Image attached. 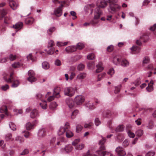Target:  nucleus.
Listing matches in <instances>:
<instances>
[{
    "label": "nucleus",
    "mask_w": 156,
    "mask_h": 156,
    "mask_svg": "<svg viewBox=\"0 0 156 156\" xmlns=\"http://www.w3.org/2000/svg\"><path fill=\"white\" fill-rule=\"evenodd\" d=\"M23 26V23L21 22H19L16 23L15 25H13V27L16 29L18 30L21 29Z\"/></svg>",
    "instance_id": "6ab92c4d"
},
{
    "label": "nucleus",
    "mask_w": 156,
    "mask_h": 156,
    "mask_svg": "<svg viewBox=\"0 0 156 156\" xmlns=\"http://www.w3.org/2000/svg\"><path fill=\"white\" fill-rule=\"evenodd\" d=\"M70 14L73 17V19L75 20L77 16H76V13L74 11H72L70 12Z\"/></svg>",
    "instance_id": "0e129e2a"
},
{
    "label": "nucleus",
    "mask_w": 156,
    "mask_h": 156,
    "mask_svg": "<svg viewBox=\"0 0 156 156\" xmlns=\"http://www.w3.org/2000/svg\"><path fill=\"white\" fill-rule=\"evenodd\" d=\"M98 18H95L94 17L93 20L90 21V23H85L83 24V26H87L91 24L92 25H94L97 24L98 22V21L97 20Z\"/></svg>",
    "instance_id": "f3484780"
},
{
    "label": "nucleus",
    "mask_w": 156,
    "mask_h": 156,
    "mask_svg": "<svg viewBox=\"0 0 156 156\" xmlns=\"http://www.w3.org/2000/svg\"><path fill=\"white\" fill-rule=\"evenodd\" d=\"M67 44V42H57V45L58 47H61L63 46L66 45Z\"/></svg>",
    "instance_id": "603ef678"
},
{
    "label": "nucleus",
    "mask_w": 156,
    "mask_h": 156,
    "mask_svg": "<svg viewBox=\"0 0 156 156\" xmlns=\"http://www.w3.org/2000/svg\"><path fill=\"white\" fill-rule=\"evenodd\" d=\"M98 3L99 4H98L94 12L95 18H99L102 14V11L100 8H104L107 5V2L105 0H98Z\"/></svg>",
    "instance_id": "f257e3e1"
},
{
    "label": "nucleus",
    "mask_w": 156,
    "mask_h": 156,
    "mask_svg": "<svg viewBox=\"0 0 156 156\" xmlns=\"http://www.w3.org/2000/svg\"><path fill=\"white\" fill-rule=\"evenodd\" d=\"M127 133L129 136L130 137L134 138V137L135 136V134L133 133H132L130 130H128V131L127 132Z\"/></svg>",
    "instance_id": "bf43d9fd"
},
{
    "label": "nucleus",
    "mask_w": 156,
    "mask_h": 156,
    "mask_svg": "<svg viewBox=\"0 0 156 156\" xmlns=\"http://www.w3.org/2000/svg\"><path fill=\"white\" fill-rule=\"evenodd\" d=\"M66 52L68 53H72L76 51V47L74 46H69L66 47L65 49Z\"/></svg>",
    "instance_id": "dca6fc26"
},
{
    "label": "nucleus",
    "mask_w": 156,
    "mask_h": 156,
    "mask_svg": "<svg viewBox=\"0 0 156 156\" xmlns=\"http://www.w3.org/2000/svg\"><path fill=\"white\" fill-rule=\"evenodd\" d=\"M38 136L40 137L44 136L46 134V130L44 129H40L38 133Z\"/></svg>",
    "instance_id": "412c9836"
},
{
    "label": "nucleus",
    "mask_w": 156,
    "mask_h": 156,
    "mask_svg": "<svg viewBox=\"0 0 156 156\" xmlns=\"http://www.w3.org/2000/svg\"><path fill=\"white\" fill-rule=\"evenodd\" d=\"M28 75L29 77L27 78V80L31 83L37 80L36 78L35 77V74L33 70H30L29 71Z\"/></svg>",
    "instance_id": "6e6552de"
},
{
    "label": "nucleus",
    "mask_w": 156,
    "mask_h": 156,
    "mask_svg": "<svg viewBox=\"0 0 156 156\" xmlns=\"http://www.w3.org/2000/svg\"><path fill=\"white\" fill-rule=\"evenodd\" d=\"M130 50L132 54H136L140 52V48L139 47L133 46L130 48Z\"/></svg>",
    "instance_id": "2eb2a0df"
},
{
    "label": "nucleus",
    "mask_w": 156,
    "mask_h": 156,
    "mask_svg": "<svg viewBox=\"0 0 156 156\" xmlns=\"http://www.w3.org/2000/svg\"><path fill=\"white\" fill-rule=\"evenodd\" d=\"M0 112L1 113H4L6 115H8L7 106L5 105L2 106L0 108Z\"/></svg>",
    "instance_id": "393cba45"
},
{
    "label": "nucleus",
    "mask_w": 156,
    "mask_h": 156,
    "mask_svg": "<svg viewBox=\"0 0 156 156\" xmlns=\"http://www.w3.org/2000/svg\"><path fill=\"white\" fill-rule=\"evenodd\" d=\"M150 29L154 32V33L156 35V24H155L153 26L151 27Z\"/></svg>",
    "instance_id": "864d4df0"
},
{
    "label": "nucleus",
    "mask_w": 156,
    "mask_h": 156,
    "mask_svg": "<svg viewBox=\"0 0 156 156\" xmlns=\"http://www.w3.org/2000/svg\"><path fill=\"white\" fill-rule=\"evenodd\" d=\"M66 103L70 108H72L74 105L73 101L71 99L66 100Z\"/></svg>",
    "instance_id": "4be33fe9"
},
{
    "label": "nucleus",
    "mask_w": 156,
    "mask_h": 156,
    "mask_svg": "<svg viewBox=\"0 0 156 156\" xmlns=\"http://www.w3.org/2000/svg\"><path fill=\"white\" fill-rule=\"evenodd\" d=\"M73 148L71 145H66L65 148V151L67 152H69L73 150Z\"/></svg>",
    "instance_id": "2f4dec72"
},
{
    "label": "nucleus",
    "mask_w": 156,
    "mask_h": 156,
    "mask_svg": "<svg viewBox=\"0 0 156 156\" xmlns=\"http://www.w3.org/2000/svg\"><path fill=\"white\" fill-rule=\"evenodd\" d=\"M84 147V144H81L79 145H76L75 147V149L77 150H82Z\"/></svg>",
    "instance_id": "72a5a7b5"
},
{
    "label": "nucleus",
    "mask_w": 156,
    "mask_h": 156,
    "mask_svg": "<svg viewBox=\"0 0 156 156\" xmlns=\"http://www.w3.org/2000/svg\"><path fill=\"white\" fill-rule=\"evenodd\" d=\"M84 101V97L81 95L77 96L75 97L74 99V101L77 105L82 104Z\"/></svg>",
    "instance_id": "9d476101"
},
{
    "label": "nucleus",
    "mask_w": 156,
    "mask_h": 156,
    "mask_svg": "<svg viewBox=\"0 0 156 156\" xmlns=\"http://www.w3.org/2000/svg\"><path fill=\"white\" fill-rule=\"evenodd\" d=\"M106 141V139L104 137H103L102 139L100 140L99 144L100 146L99 149L97 151V153L100 156H105L106 155H109V156H113L109 152L104 151L105 150L104 144Z\"/></svg>",
    "instance_id": "f03ea898"
},
{
    "label": "nucleus",
    "mask_w": 156,
    "mask_h": 156,
    "mask_svg": "<svg viewBox=\"0 0 156 156\" xmlns=\"http://www.w3.org/2000/svg\"><path fill=\"white\" fill-rule=\"evenodd\" d=\"M9 4L11 8L14 10L16 9L18 6V3L13 0H9Z\"/></svg>",
    "instance_id": "4468645a"
},
{
    "label": "nucleus",
    "mask_w": 156,
    "mask_h": 156,
    "mask_svg": "<svg viewBox=\"0 0 156 156\" xmlns=\"http://www.w3.org/2000/svg\"><path fill=\"white\" fill-rule=\"evenodd\" d=\"M102 63L101 62H99L98 65H97V69L96 70L97 73H99L102 71L103 68L102 66Z\"/></svg>",
    "instance_id": "5701e85b"
},
{
    "label": "nucleus",
    "mask_w": 156,
    "mask_h": 156,
    "mask_svg": "<svg viewBox=\"0 0 156 156\" xmlns=\"http://www.w3.org/2000/svg\"><path fill=\"white\" fill-rule=\"evenodd\" d=\"M115 151L119 156H124L126 155V154L124 149L120 147H117Z\"/></svg>",
    "instance_id": "f8f14e48"
},
{
    "label": "nucleus",
    "mask_w": 156,
    "mask_h": 156,
    "mask_svg": "<svg viewBox=\"0 0 156 156\" xmlns=\"http://www.w3.org/2000/svg\"><path fill=\"white\" fill-rule=\"evenodd\" d=\"M42 66L44 69H47L49 68V65L47 62H45L42 63Z\"/></svg>",
    "instance_id": "4c0bfd02"
},
{
    "label": "nucleus",
    "mask_w": 156,
    "mask_h": 156,
    "mask_svg": "<svg viewBox=\"0 0 156 156\" xmlns=\"http://www.w3.org/2000/svg\"><path fill=\"white\" fill-rule=\"evenodd\" d=\"M122 59L120 55H116L113 57V61L115 64L119 65H120Z\"/></svg>",
    "instance_id": "ddd939ff"
},
{
    "label": "nucleus",
    "mask_w": 156,
    "mask_h": 156,
    "mask_svg": "<svg viewBox=\"0 0 156 156\" xmlns=\"http://www.w3.org/2000/svg\"><path fill=\"white\" fill-rule=\"evenodd\" d=\"M84 65L82 64H79L77 66V69L79 71L82 70L84 68Z\"/></svg>",
    "instance_id": "09e8293b"
},
{
    "label": "nucleus",
    "mask_w": 156,
    "mask_h": 156,
    "mask_svg": "<svg viewBox=\"0 0 156 156\" xmlns=\"http://www.w3.org/2000/svg\"><path fill=\"white\" fill-rule=\"evenodd\" d=\"M7 12L4 9L2 10L0 13V20L2 19V18L7 14Z\"/></svg>",
    "instance_id": "ea45409f"
},
{
    "label": "nucleus",
    "mask_w": 156,
    "mask_h": 156,
    "mask_svg": "<svg viewBox=\"0 0 156 156\" xmlns=\"http://www.w3.org/2000/svg\"><path fill=\"white\" fill-rule=\"evenodd\" d=\"M84 47V45L81 43H79L77 44L76 46V49H82Z\"/></svg>",
    "instance_id": "a18cd8bd"
},
{
    "label": "nucleus",
    "mask_w": 156,
    "mask_h": 156,
    "mask_svg": "<svg viewBox=\"0 0 156 156\" xmlns=\"http://www.w3.org/2000/svg\"><path fill=\"white\" fill-rule=\"evenodd\" d=\"M57 105L56 104V103L55 102H52L51 103L49 107L52 110H53L57 106Z\"/></svg>",
    "instance_id": "f704fd0d"
},
{
    "label": "nucleus",
    "mask_w": 156,
    "mask_h": 156,
    "mask_svg": "<svg viewBox=\"0 0 156 156\" xmlns=\"http://www.w3.org/2000/svg\"><path fill=\"white\" fill-rule=\"evenodd\" d=\"M95 55L93 53H91L87 56V58L88 59L92 60L94 58Z\"/></svg>",
    "instance_id": "6e6d98bb"
},
{
    "label": "nucleus",
    "mask_w": 156,
    "mask_h": 156,
    "mask_svg": "<svg viewBox=\"0 0 156 156\" xmlns=\"http://www.w3.org/2000/svg\"><path fill=\"white\" fill-rule=\"evenodd\" d=\"M141 83V79L140 78H138L133 83H134L136 86H138Z\"/></svg>",
    "instance_id": "de8ad7c7"
},
{
    "label": "nucleus",
    "mask_w": 156,
    "mask_h": 156,
    "mask_svg": "<svg viewBox=\"0 0 156 156\" xmlns=\"http://www.w3.org/2000/svg\"><path fill=\"white\" fill-rule=\"evenodd\" d=\"M56 138L55 137H53L51 139L50 141V144L51 146H53L54 145V144Z\"/></svg>",
    "instance_id": "338daca9"
},
{
    "label": "nucleus",
    "mask_w": 156,
    "mask_h": 156,
    "mask_svg": "<svg viewBox=\"0 0 156 156\" xmlns=\"http://www.w3.org/2000/svg\"><path fill=\"white\" fill-rule=\"evenodd\" d=\"M70 127L69 123L66 122L64 126V127H61L58 132V134L59 135H61L63 134L66 131V129H69Z\"/></svg>",
    "instance_id": "1a4fd4ad"
},
{
    "label": "nucleus",
    "mask_w": 156,
    "mask_h": 156,
    "mask_svg": "<svg viewBox=\"0 0 156 156\" xmlns=\"http://www.w3.org/2000/svg\"><path fill=\"white\" fill-rule=\"evenodd\" d=\"M9 127L12 130H16V127L15 125L13 122H11L9 125Z\"/></svg>",
    "instance_id": "3c124183"
},
{
    "label": "nucleus",
    "mask_w": 156,
    "mask_h": 156,
    "mask_svg": "<svg viewBox=\"0 0 156 156\" xmlns=\"http://www.w3.org/2000/svg\"><path fill=\"white\" fill-rule=\"evenodd\" d=\"M27 57L29 60L30 59L33 61H35L36 59V58L35 57H33L31 54H29L27 56Z\"/></svg>",
    "instance_id": "4d7b16f0"
},
{
    "label": "nucleus",
    "mask_w": 156,
    "mask_h": 156,
    "mask_svg": "<svg viewBox=\"0 0 156 156\" xmlns=\"http://www.w3.org/2000/svg\"><path fill=\"white\" fill-rule=\"evenodd\" d=\"M11 22V18L9 17H6L4 19V23L6 24H9Z\"/></svg>",
    "instance_id": "e433bc0d"
},
{
    "label": "nucleus",
    "mask_w": 156,
    "mask_h": 156,
    "mask_svg": "<svg viewBox=\"0 0 156 156\" xmlns=\"http://www.w3.org/2000/svg\"><path fill=\"white\" fill-rule=\"evenodd\" d=\"M36 97L37 99H40L42 101V102L40 103V106L43 109H46L47 107V105L46 102L43 100V98L44 96L41 94H38L36 95Z\"/></svg>",
    "instance_id": "423d86ee"
},
{
    "label": "nucleus",
    "mask_w": 156,
    "mask_h": 156,
    "mask_svg": "<svg viewBox=\"0 0 156 156\" xmlns=\"http://www.w3.org/2000/svg\"><path fill=\"white\" fill-rule=\"evenodd\" d=\"M86 76V74L84 73H82L79 74L77 76V79L79 80H82Z\"/></svg>",
    "instance_id": "a878e982"
},
{
    "label": "nucleus",
    "mask_w": 156,
    "mask_h": 156,
    "mask_svg": "<svg viewBox=\"0 0 156 156\" xmlns=\"http://www.w3.org/2000/svg\"><path fill=\"white\" fill-rule=\"evenodd\" d=\"M80 142V139H76L72 143V144L73 146L75 147L76 145L78 144Z\"/></svg>",
    "instance_id": "13d9d810"
},
{
    "label": "nucleus",
    "mask_w": 156,
    "mask_h": 156,
    "mask_svg": "<svg viewBox=\"0 0 156 156\" xmlns=\"http://www.w3.org/2000/svg\"><path fill=\"white\" fill-rule=\"evenodd\" d=\"M36 121L33 122L32 123L28 122L26 124V128L27 130H29L33 128V126L35 125Z\"/></svg>",
    "instance_id": "aec40b11"
},
{
    "label": "nucleus",
    "mask_w": 156,
    "mask_h": 156,
    "mask_svg": "<svg viewBox=\"0 0 156 156\" xmlns=\"http://www.w3.org/2000/svg\"><path fill=\"white\" fill-rule=\"evenodd\" d=\"M154 84V82L153 80H151L150 83L148 84V86L147 87V90L151 92L153 90V86L152 85Z\"/></svg>",
    "instance_id": "cd10ccee"
},
{
    "label": "nucleus",
    "mask_w": 156,
    "mask_h": 156,
    "mask_svg": "<svg viewBox=\"0 0 156 156\" xmlns=\"http://www.w3.org/2000/svg\"><path fill=\"white\" fill-rule=\"evenodd\" d=\"M143 131L141 129L138 130L136 132V135L139 137L143 135Z\"/></svg>",
    "instance_id": "37998d69"
},
{
    "label": "nucleus",
    "mask_w": 156,
    "mask_h": 156,
    "mask_svg": "<svg viewBox=\"0 0 156 156\" xmlns=\"http://www.w3.org/2000/svg\"><path fill=\"white\" fill-rule=\"evenodd\" d=\"M120 65L123 67L127 66L129 65V62L126 59H122Z\"/></svg>",
    "instance_id": "bb28decb"
},
{
    "label": "nucleus",
    "mask_w": 156,
    "mask_h": 156,
    "mask_svg": "<svg viewBox=\"0 0 156 156\" xmlns=\"http://www.w3.org/2000/svg\"><path fill=\"white\" fill-rule=\"evenodd\" d=\"M5 139L6 140L8 141L9 140H11L12 141L13 140V139L12 138V134L11 133H9L7 134L6 136Z\"/></svg>",
    "instance_id": "58836bf2"
},
{
    "label": "nucleus",
    "mask_w": 156,
    "mask_h": 156,
    "mask_svg": "<svg viewBox=\"0 0 156 156\" xmlns=\"http://www.w3.org/2000/svg\"><path fill=\"white\" fill-rule=\"evenodd\" d=\"M83 127L81 125H78L76 127V131L77 133H79L80 132L82 129Z\"/></svg>",
    "instance_id": "8fccbe9b"
},
{
    "label": "nucleus",
    "mask_w": 156,
    "mask_h": 156,
    "mask_svg": "<svg viewBox=\"0 0 156 156\" xmlns=\"http://www.w3.org/2000/svg\"><path fill=\"white\" fill-rule=\"evenodd\" d=\"M113 46L112 45H110L107 47V50L108 51L111 52L113 51Z\"/></svg>",
    "instance_id": "680f3d73"
},
{
    "label": "nucleus",
    "mask_w": 156,
    "mask_h": 156,
    "mask_svg": "<svg viewBox=\"0 0 156 156\" xmlns=\"http://www.w3.org/2000/svg\"><path fill=\"white\" fill-rule=\"evenodd\" d=\"M4 78V80L7 83L12 82V87H16L19 84V80L14 78L13 72H10L9 75H8L5 76Z\"/></svg>",
    "instance_id": "7ed1b4c3"
},
{
    "label": "nucleus",
    "mask_w": 156,
    "mask_h": 156,
    "mask_svg": "<svg viewBox=\"0 0 156 156\" xmlns=\"http://www.w3.org/2000/svg\"><path fill=\"white\" fill-rule=\"evenodd\" d=\"M122 87V85L121 84L118 86L115 87V90L114 92L115 94L118 93L120 92V89Z\"/></svg>",
    "instance_id": "c03bdc74"
},
{
    "label": "nucleus",
    "mask_w": 156,
    "mask_h": 156,
    "mask_svg": "<svg viewBox=\"0 0 156 156\" xmlns=\"http://www.w3.org/2000/svg\"><path fill=\"white\" fill-rule=\"evenodd\" d=\"M117 139L119 141H122L123 139V136L121 133H118L117 136Z\"/></svg>",
    "instance_id": "a19ab883"
},
{
    "label": "nucleus",
    "mask_w": 156,
    "mask_h": 156,
    "mask_svg": "<svg viewBox=\"0 0 156 156\" xmlns=\"http://www.w3.org/2000/svg\"><path fill=\"white\" fill-rule=\"evenodd\" d=\"M66 3V1L62 2L61 5L58 8L55 9L54 11V13L56 16L58 17L62 15V7Z\"/></svg>",
    "instance_id": "20e7f679"
},
{
    "label": "nucleus",
    "mask_w": 156,
    "mask_h": 156,
    "mask_svg": "<svg viewBox=\"0 0 156 156\" xmlns=\"http://www.w3.org/2000/svg\"><path fill=\"white\" fill-rule=\"evenodd\" d=\"M120 8L121 7L117 4L111 5L109 11L112 13H113L119 10Z\"/></svg>",
    "instance_id": "9b49d317"
},
{
    "label": "nucleus",
    "mask_w": 156,
    "mask_h": 156,
    "mask_svg": "<svg viewBox=\"0 0 156 156\" xmlns=\"http://www.w3.org/2000/svg\"><path fill=\"white\" fill-rule=\"evenodd\" d=\"M148 33H144L142 36H141L139 40H137L136 41V43L137 44L140 45L141 44V42H146L148 38Z\"/></svg>",
    "instance_id": "0eeeda50"
},
{
    "label": "nucleus",
    "mask_w": 156,
    "mask_h": 156,
    "mask_svg": "<svg viewBox=\"0 0 156 156\" xmlns=\"http://www.w3.org/2000/svg\"><path fill=\"white\" fill-rule=\"evenodd\" d=\"M60 87H57L55 88L54 90V95H55V97L57 98H59L60 97L59 95V92L60 91Z\"/></svg>",
    "instance_id": "b1692460"
},
{
    "label": "nucleus",
    "mask_w": 156,
    "mask_h": 156,
    "mask_svg": "<svg viewBox=\"0 0 156 156\" xmlns=\"http://www.w3.org/2000/svg\"><path fill=\"white\" fill-rule=\"evenodd\" d=\"M154 126V122L153 121L150 120L149 122L148 126H147V127L148 128L151 129Z\"/></svg>",
    "instance_id": "49530a36"
},
{
    "label": "nucleus",
    "mask_w": 156,
    "mask_h": 156,
    "mask_svg": "<svg viewBox=\"0 0 156 156\" xmlns=\"http://www.w3.org/2000/svg\"><path fill=\"white\" fill-rule=\"evenodd\" d=\"M78 113L79 111L78 110L76 109L74 110L72 113L71 116V119H74Z\"/></svg>",
    "instance_id": "c9c22d12"
},
{
    "label": "nucleus",
    "mask_w": 156,
    "mask_h": 156,
    "mask_svg": "<svg viewBox=\"0 0 156 156\" xmlns=\"http://www.w3.org/2000/svg\"><path fill=\"white\" fill-rule=\"evenodd\" d=\"M106 73H105L99 75L98 76V80L100 81L101 80V78L104 77Z\"/></svg>",
    "instance_id": "e2e57ef3"
},
{
    "label": "nucleus",
    "mask_w": 156,
    "mask_h": 156,
    "mask_svg": "<svg viewBox=\"0 0 156 156\" xmlns=\"http://www.w3.org/2000/svg\"><path fill=\"white\" fill-rule=\"evenodd\" d=\"M124 130V126L123 125H120L116 128L115 130L116 132H121Z\"/></svg>",
    "instance_id": "473e14b6"
},
{
    "label": "nucleus",
    "mask_w": 156,
    "mask_h": 156,
    "mask_svg": "<svg viewBox=\"0 0 156 156\" xmlns=\"http://www.w3.org/2000/svg\"><path fill=\"white\" fill-rule=\"evenodd\" d=\"M38 115V111L36 109H34L31 112L30 115V117L32 119H34Z\"/></svg>",
    "instance_id": "a211bd4d"
},
{
    "label": "nucleus",
    "mask_w": 156,
    "mask_h": 156,
    "mask_svg": "<svg viewBox=\"0 0 156 156\" xmlns=\"http://www.w3.org/2000/svg\"><path fill=\"white\" fill-rule=\"evenodd\" d=\"M55 52V48H51L49 50H48L47 53L48 54L52 55Z\"/></svg>",
    "instance_id": "69168bd1"
},
{
    "label": "nucleus",
    "mask_w": 156,
    "mask_h": 156,
    "mask_svg": "<svg viewBox=\"0 0 156 156\" xmlns=\"http://www.w3.org/2000/svg\"><path fill=\"white\" fill-rule=\"evenodd\" d=\"M34 21V19L32 17L27 18L25 20V23L28 24H32Z\"/></svg>",
    "instance_id": "7c9ffc66"
},
{
    "label": "nucleus",
    "mask_w": 156,
    "mask_h": 156,
    "mask_svg": "<svg viewBox=\"0 0 156 156\" xmlns=\"http://www.w3.org/2000/svg\"><path fill=\"white\" fill-rule=\"evenodd\" d=\"M55 30L54 27H52L50 28L48 31V33L49 34H51Z\"/></svg>",
    "instance_id": "5fc2aeb1"
},
{
    "label": "nucleus",
    "mask_w": 156,
    "mask_h": 156,
    "mask_svg": "<svg viewBox=\"0 0 156 156\" xmlns=\"http://www.w3.org/2000/svg\"><path fill=\"white\" fill-rule=\"evenodd\" d=\"M86 106L88 107L90 109H92L94 108V106L92 105V103L90 102L89 101L88 103H86Z\"/></svg>",
    "instance_id": "79ce46f5"
},
{
    "label": "nucleus",
    "mask_w": 156,
    "mask_h": 156,
    "mask_svg": "<svg viewBox=\"0 0 156 156\" xmlns=\"http://www.w3.org/2000/svg\"><path fill=\"white\" fill-rule=\"evenodd\" d=\"M155 154V153L153 151L148 152L146 155V156H154Z\"/></svg>",
    "instance_id": "774afa93"
},
{
    "label": "nucleus",
    "mask_w": 156,
    "mask_h": 156,
    "mask_svg": "<svg viewBox=\"0 0 156 156\" xmlns=\"http://www.w3.org/2000/svg\"><path fill=\"white\" fill-rule=\"evenodd\" d=\"M66 136L67 138L71 137L73 136V133L71 131L69 130V129H66Z\"/></svg>",
    "instance_id": "c756f323"
},
{
    "label": "nucleus",
    "mask_w": 156,
    "mask_h": 156,
    "mask_svg": "<svg viewBox=\"0 0 156 156\" xmlns=\"http://www.w3.org/2000/svg\"><path fill=\"white\" fill-rule=\"evenodd\" d=\"M9 86L8 84H5V85L2 86L1 87V89L4 91H5L9 89Z\"/></svg>",
    "instance_id": "052dcab7"
},
{
    "label": "nucleus",
    "mask_w": 156,
    "mask_h": 156,
    "mask_svg": "<svg viewBox=\"0 0 156 156\" xmlns=\"http://www.w3.org/2000/svg\"><path fill=\"white\" fill-rule=\"evenodd\" d=\"M112 113L110 111L104 112L102 114L104 118H109L111 117Z\"/></svg>",
    "instance_id": "c85d7f7f"
},
{
    "label": "nucleus",
    "mask_w": 156,
    "mask_h": 156,
    "mask_svg": "<svg viewBox=\"0 0 156 156\" xmlns=\"http://www.w3.org/2000/svg\"><path fill=\"white\" fill-rule=\"evenodd\" d=\"M76 90L75 88L72 87H67L64 89V94L66 95L72 97L74 94Z\"/></svg>",
    "instance_id": "39448f33"
}]
</instances>
